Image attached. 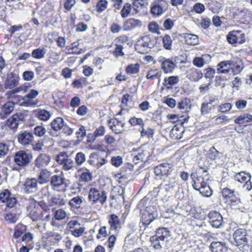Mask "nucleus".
I'll use <instances>...</instances> for the list:
<instances>
[{
    "instance_id": "49",
    "label": "nucleus",
    "mask_w": 252,
    "mask_h": 252,
    "mask_svg": "<svg viewBox=\"0 0 252 252\" xmlns=\"http://www.w3.org/2000/svg\"><path fill=\"white\" fill-rule=\"evenodd\" d=\"M49 202L52 205L58 206H63L65 203V200L59 195L52 197L50 199Z\"/></svg>"
},
{
    "instance_id": "31",
    "label": "nucleus",
    "mask_w": 252,
    "mask_h": 252,
    "mask_svg": "<svg viewBox=\"0 0 252 252\" xmlns=\"http://www.w3.org/2000/svg\"><path fill=\"white\" fill-rule=\"evenodd\" d=\"M187 72L189 78L194 82L198 81L203 76L202 72L200 70L195 68H190Z\"/></svg>"
},
{
    "instance_id": "21",
    "label": "nucleus",
    "mask_w": 252,
    "mask_h": 252,
    "mask_svg": "<svg viewBox=\"0 0 252 252\" xmlns=\"http://www.w3.org/2000/svg\"><path fill=\"white\" fill-rule=\"evenodd\" d=\"M142 22L138 19L130 18L125 21L123 29L125 31H129L136 28H141Z\"/></svg>"
},
{
    "instance_id": "33",
    "label": "nucleus",
    "mask_w": 252,
    "mask_h": 252,
    "mask_svg": "<svg viewBox=\"0 0 252 252\" xmlns=\"http://www.w3.org/2000/svg\"><path fill=\"white\" fill-rule=\"evenodd\" d=\"M183 37L188 45H195L199 44V38L196 34L185 33H183Z\"/></svg>"
},
{
    "instance_id": "14",
    "label": "nucleus",
    "mask_w": 252,
    "mask_h": 252,
    "mask_svg": "<svg viewBox=\"0 0 252 252\" xmlns=\"http://www.w3.org/2000/svg\"><path fill=\"white\" fill-rule=\"evenodd\" d=\"M174 170V166L171 163H163L157 165L155 168V173L157 176H166L171 174Z\"/></svg>"
},
{
    "instance_id": "18",
    "label": "nucleus",
    "mask_w": 252,
    "mask_h": 252,
    "mask_svg": "<svg viewBox=\"0 0 252 252\" xmlns=\"http://www.w3.org/2000/svg\"><path fill=\"white\" fill-rule=\"evenodd\" d=\"M209 222L212 227L219 228L222 225L223 219L220 213L216 211H210L208 215Z\"/></svg>"
},
{
    "instance_id": "42",
    "label": "nucleus",
    "mask_w": 252,
    "mask_h": 252,
    "mask_svg": "<svg viewBox=\"0 0 252 252\" xmlns=\"http://www.w3.org/2000/svg\"><path fill=\"white\" fill-rule=\"evenodd\" d=\"M84 200V199L82 196H76L70 200L69 205L71 208H79Z\"/></svg>"
},
{
    "instance_id": "10",
    "label": "nucleus",
    "mask_w": 252,
    "mask_h": 252,
    "mask_svg": "<svg viewBox=\"0 0 252 252\" xmlns=\"http://www.w3.org/2000/svg\"><path fill=\"white\" fill-rule=\"evenodd\" d=\"M35 204L36 202L32 200L27 207V211L29 212V216L33 221L41 220L44 215L45 214L38 207H35Z\"/></svg>"
},
{
    "instance_id": "12",
    "label": "nucleus",
    "mask_w": 252,
    "mask_h": 252,
    "mask_svg": "<svg viewBox=\"0 0 252 252\" xmlns=\"http://www.w3.org/2000/svg\"><path fill=\"white\" fill-rule=\"evenodd\" d=\"M151 149L149 147H147L145 146H142L139 148L137 149L135 152L136 153L134 154L133 157V161L138 163V161H143L147 157V159H149L151 156Z\"/></svg>"
},
{
    "instance_id": "2",
    "label": "nucleus",
    "mask_w": 252,
    "mask_h": 252,
    "mask_svg": "<svg viewBox=\"0 0 252 252\" xmlns=\"http://www.w3.org/2000/svg\"><path fill=\"white\" fill-rule=\"evenodd\" d=\"M170 236V232L167 228L160 227L157 229L156 234L150 238V241L155 249L161 250L166 246Z\"/></svg>"
},
{
    "instance_id": "37",
    "label": "nucleus",
    "mask_w": 252,
    "mask_h": 252,
    "mask_svg": "<svg viewBox=\"0 0 252 252\" xmlns=\"http://www.w3.org/2000/svg\"><path fill=\"white\" fill-rule=\"evenodd\" d=\"M252 121V115L249 114H243L238 117L235 120L234 123L237 124H243L246 123H249Z\"/></svg>"
},
{
    "instance_id": "13",
    "label": "nucleus",
    "mask_w": 252,
    "mask_h": 252,
    "mask_svg": "<svg viewBox=\"0 0 252 252\" xmlns=\"http://www.w3.org/2000/svg\"><path fill=\"white\" fill-rule=\"evenodd\" d=\"M227 40L231 44H242L245 42V35L240 31H233L227 34Z\"/></svg>"
},
{
    "instance_id": "35",
    "label": "nucleus",
    "mask_w": 252,
    "mask_h": 252,
    "mask_svg": "<svg viewBox=\"0 0 252 252\" xmlns=\"http://www.w3.org/2000/svg\"><path fill=\"white\" fill-rule=\"evenodd\" d=\"M109 223L110 225V228L112 230L117 231L120 225V219L115 214H112L109 219Z\"/></svg>"
},
{
    "instance_id": "54",
    "label": "nucleus",
    "mask_w": 252,
    "mask_h": 252,
    "mask_svg": "<svg viewBox=\"0 0 252 252\" xmlns=\"http://www.w3.org/2000/svg\"><path fill=\"white\" fill-rule=\"evenodd\" d=\"M108 6V2L106 0H99L96 4V10L101 13L105 10Z\"/></svg>"
},
{
    "instance_id": "5",
    "label": "nucleus",
    "mask_w": 252,
    "mask_h": 252,
    "mask_svg": "<svg viewBox=\"0 0 252 252\" xmlns=\"http://www.w3.org/2000/svg\"><path fill=\"white\" fill-rule=\"evenodd\" d=\"M105 192L95 187H91L88 192V200L92 204L100 203L103 205L107 200Z\"/></svg>"
},
{
    "instance_id": "7",
    "label": "nucleus",
    "mask_w": 252,
    "mask_h": 252,
    "mask_svg": "<svg viewBox=\"0 0 252 252\" xmlns=\"http://www.w3.org/2000/svg\"><path fill=\"white\" fill-rule=\"evenodd\" d=\"M169 3L166 0H154L151 4V13L155 17H158L168 9Z\"/></svg>"
},
{
    "instance_id": "51",
    "label": "nucleus",
    "mask_w": 252,
    "mask_h": 252,
    "mask_svg": "<svg viewBox=\"0 0 252 252\" xmlns=\"http://www.w3.org/2000/svg\"><path fill=\"white\" fill-rule=\"evenodd\" d=\"M214 107L215 105H210L207 103H203L201 106V113L202 115L208 114Z\"/></svg>"
},
{
    "instance_id": "32",
    "label": "nucleus",
    "mask_w": 252,
    "mask_h": 252,
    "mask_svg": "<svg viewBox=\"0 0 252 252\" xmlns=\"http://www.w3.org/2000/svg\"><path fill=\"white\" fill-rule=\"evenodd\" d=\"M18 77L13 73H11L5 82V88L6 89H12L18 85Z\"/></svg>"
},
{
    "instance_id": "23",
    "label": "nucleus",
    "mask_w": 252,
    "mask_h": 252,
    "mask_svg": "<svg viewBox=\"0 0 252 252\" xmlns=\"http://www.w3.org/2000/svg\"><path fill=\"white\" fill-rule=\"evenodd\" d=\"M110 128L116 134H120L123 132L125 123L117 119H111L108 121Z\"/></svg>"
},
{
    "instance_id": "3",
    "label": "nucleus",
    "mask_w": 252,
    "mask_h": 252,
    "mask_svg": "<svg viewBox=\"0 0 252 252\" xmlns=\"http://www.w3.org/2000/svg\"><path fill=\"white\" fill-rule=\"evenodd\" d=\"M33 158L32 154L24 150H20L15 153L14 156V162L18 168L14 169L19 170L29 166Z\"/></svg>"
},
{
    "instance_id": "44",
    "label": "nucleus",
    "mask_w": 252,
    "mask_h": 252,
    "mask_svg": "<svg viewBox=\"0 0 252 252\" xmlns=\"http://www.w3.org/2000/svg\"><path fill=\"white\" fill-rule=\"evenodd\" d=\"M173 40L168 34H165L162 37V45L163 47L168 50L172 49Z\"/></svg>"
},
{
    "instance_id": "6",
    "label": "nucleus",
    "mask_w": 252,
    "mask_h": 252,
    "mask_svg": "<svg viewBox=\"0 0 252 252\" xmlns=\"http://www.w3.org/2000/svg\"><path fill=\"white\" fill-rule=\"evenodd\" d=\"M209 178L199 177L196 179L192 184L193 188L199 191L203 196L209 197L212 194L213 191L210 188L208 180Z\"/></svg>"
},
{
    "instance_id": "41",
    "label": "nucleus",
    "mask_w": 252,
    "mask_h": 252,
    "mask_svg": "<svg viewBox=\"0 0 252 252\" xmlns=\"http://www.w3.org/2000/svg\"><path fill=\"white\" fill-rule=\"evenodd\" d=\"M179 82V78L177 76H172L169 77L165 78L163 84L164 86L167 87V88L171 86L177 84Z\"/></svg>"
},
{
    "instance_id": "26",
    "label": "nucleus",
    "mask_w": 252,
    "mask_h": 252,
    "mask_svg": "<svg viewBox=\"0 0 252 252\" xmlns=\"http://www.w3.org/2000/svg\"><path fill=\"white\" fill-rule=\"evenodd\" d=\"M210 248L212 252H226L228 247L224 241H213Z\"/></svg>"
},
{
    "instance_id": "55",
    "label": "nucleus",
    "mask_w": 252,
    "mask_h": 252,
    "mask_svg": "<svg viewBox=\"0 0 252 252\" xmlns=\"http://www.w3.org/2000/svg\"><path fill=\"white\" fill-rule=\"evenodd\" d=\"M218 111L220 113H226L232 109V104L230 103H225L218 106Z\"/></svg>"
},
{
    "instance_id": "45",
    "label": "nucleus",
    "mask_w": 252,
    "mask_h": 252,
    "mask_svg": "<svg viewBox=\"0 0 252 252\" xmlns=\"http://www.w3.org/2000/svg\"><path fill=\"white\" fill-rule=\"evenodd\" d=\"M190 100L187 98L182 99L177 104L178 108L186 111L190 108Z\"/></svg>"
},
{
    "instance_id": "25",
    "label": "nucleus",
    "mask_w": 252,
    "mask_h": 252,
    "mask_svg": "<svg viewBox=\"0 0 252 252\" xmlns=\"http://www.w3.org/2000/svg\"><path fill=\"white\" fill-rule=\"evenodd\" d=\"M53 175L52 172L48 169H40L37 180L40 184H45L49 182Z\"/></svg>"
},
{
    "instance_id": "38",
    "label": "nucleus",
    "mask_w": 252,
    "mask_h": 252,
    "mask_svg": "<svg viewBox=\"0 0 252 252\" xmlns=\"http://www.w3.org/2000/svg\"><path fill=\"white\" fill-rule=\"evenodd\" d=\"M36 116L41 121H47L51 117L50 112L45 109H39L36 111Z\"/></svg>"
},
{
    "instance_id": "40",
    "label": "nucleus",
    "mask_w": 252,
    "mask_h": 252,
    "mask_svg": "<svg viewBox=\"0 0 252 252\" xmlns=\"http://www.w3.org/2000/svg\"><path fill=\"white\" fill-rule=\"evenodd\" d=\"M54 189L49 185H46L42 188L40 192L43 197L46 198L50 200L53 194Z\"/></svg>"
},
{
    "instance_id": "50",
    "label": "nucleus",
    "mask_w": 252,
    "mask_h": 252,
    "mask_svg": "<svg viewBox=\"0 0 252 252\" xmlns=\"http://www.w3.org/2000/svg\"><path fill=\"white\" fill-rule=\"evenodd\" d=\"M33 132L36 136L41 137L46 133V129L42 125L37 126L33 128Z\"/></svg>"
},
{
    "instance_id": "39",
    "label": "nucleus",
    "mask_w": 252,
    "mask_h": 252,
    "mask_svg": "<svg viewBox=\"0 0 252 252\" xmlns=\"http://www.w3.org/2000/svg\"><path fill=\"white\" fill-rule=\"evenodd\" d=\"M38 91L31 89L22 97V100L27 103H30L32 100L35 98L38 94Z\"/></svg>"
},
{
    "instance_id": "22",
    "label": "nucleus",
    "mask_w": 252,
    "mask_h": 252,
    "mask_svg": "<svg viewBox=\"0 0 252 252\" xmlns=\"http://www.w3.org/2000/svg\"><path fill=\"white\" fill-rule=\"evenodd\" d=\"M178 180L175 177L165 179L160 184L161 187L166 191H172L178 186Z\"/></svg>"
},
{
    "instance_id": "19",
    "label": "nucleus",
    "mask_w": 252,
    "mask_h": 252,
    "mask_svg": "<svg viewBox=\"0 0 252 252\" xmlns=\"http://www.w3.org/2000/svg\"><path fill=\"white\" fill-rule=\"evenodd\" d=\"M38 180L35 178L26 179L23 185V189L26 193L35 192L38 189Z\"/></svg>"
},
{
    "instance_id": "43",
    "label": "nucleus",
    "mask_w": 252,
    "mask_h": 252,
    "mask_svg": "<svg viewBox=\"0 0 252 252\" xmlns=\"http://www.w3.org/2000/svg\"><path fill=\"white\" fill-rule=\"evenodd\" d=\"M47 50L45 48H38L35 49H34L32 53V57L36 59H41L44 58L45 54L46 53Z\"/></svg>"
},
{
    "instance_id": "28",
    "label": "nucleus",
    "mask_w": 252,
    "mask_h": 252,
    "mask_svg": "<svg viewBox=\"0 0 252 252\" xmlns=\"http://www.w3.org/2000/svg\"><path fill=\"white\" fill-rule=\"evenodd\" d=\"M221 192L223 197L225 198L227 201H230V202H236V192L234 190L225 188L222 189Z\"/></svg>"
},
{
    "instance_id": "53",
    "label": "nucleus",
    "mask_w": 252,
    "mask_h": 252,
    "mask_svg": "<svg viewBox=\"0 0 252 252\" xmlns=\"http://www.w3.org/2000/svg\"><path fill=\"white\" fill-rule=\"evenodd\" d=\"M19 215L14 213H7L5 216V220L8 223H15L17 220Z\"/></svg>"
},
{
    "instance_id": "52",
    "label": "nucleus",
    "mask_w": 252,
    "mask_h": 252,
    "mask_svg": "<svg viewBox=\"0 0 252 252\" xmlns=\"http://www.w3.org/2000/svg\"><path fill=\"white\" fill-rule=\"evenodd\" d=\"M131 10V6L129 3H126L122 9L121 11L120 14L122 18H126L128 17Z\"/></svg>"
},
{
    "instance_id": "27",
    "label": "nucleus",
    "mask_w": 252,
    "mask_h": 252,
    "mask_svg": "<svg viewBox=\"0 0 252 252\" xmlns=\"http://www.w3.org/2000/svg\"><path fill=\"white\" fill-rule=\"evenodd\" d=\"M211 59L209 54L202 55L201 57H195L193 60V64L198 67H202L205 64L209 63Z\"/></svg>"
},
{
    "instance_id": "58",
    "label": "nucleus",
    "mask_w": 252,
    "mask_h": 252,
    "mask_svg": "<svg viewBox=\"0 0 252 252\" xmlns=\"http://www.w3.org/2000/svg\"><path fill=\"white\" fill-rule=\"evenodd\" d=\"M154 129L152 128H148L145 129L144 126L142 127V130L141 131V135L142 137L147 136L148 138H152L154 135Z\"/></svg>"
},
{
    "instance_id": "24",
    "label": "nucleus",
    "mask_w": 252,
    "mask_h": 252,
    "mask_svg": "<svg viewBox=\"0 0 252 252\" xmlns=\"http://www.w3.org/2000/svg\"><path fill=\"white\" fill-rule=\"evenodd\" d=\"M176 58H171L164 60L161 63V68L165 73H171L176 67Z\"/></svg>"
},
{
    "instance_id": "62",
    "label": "nucleus",
    "mask_w": 252,
    "mask_h": 252,
    "mask_svg": "<svg viewBox=\"0 0 252 252\" xmlns=\"http://www.w3.org/2000/svg\"><path fill=\"white\" fill-rule=\"evenodd\" d=\"M205 77L207 79H212L214 77L216 70L212 67H208L205 69Z\"/></svg>"
},
{
    "instance_id": "56",
    "label": "nucleus",
    "mask_w": 252,
    "mask_h": 252,
    "mask_svg": "<svg viewBox=\"0 0 252 252\" xmlns=\"http://www.w3.org/2000/svg\"><path fill=\"white\" fill-rule=\"evenodd\" d=\"M9 146L5 143H0V158H2L6 156L9 152Z\"/></svg>"
},
{
    "instance_id": "9",
    "label": "nucleus",
    "mask_w": 252,
    "mask_h": 252,
    "mask_svg": "<svg viewBox=\"0 0 252 252\" xmlns=\"http://www.w3.org/2000/svg\"><path fill=\"white\" fill-rule=\"evenodd\" d=\"M157 217L158 214L156 207L153 205L148 206L142 214L141 223L151 224Z\"/></svg>"
},
{
    "instance_id": "20",
    "label": "nucleus",
    "mask_w": 252,
    "mask_h": 252,
    "mask_svg": "<svg viewBox=\"0 0 252 252\" xmlns=\"http://www.w3.org/2000/svg\"><path fill=\"white\" fill-rule=\"evenodd\" d=\"M15 103L12 101L5 102L0 108V119L4 120L13 111Z\"/></svg>"
},
{
    "instance_id": "4",
    "label": "nucleus",
    "mask_w": 252,
    "mask_h": 252,
    "mask_svg": "<svg viewBox=\"0 0 252 252\" xmlns=\"http://www.w3.org/2000/svg\"><path fill=\"white\" fill-rule=\"evenodd\" d=\"M51 129L55 132H62L67 136H70L74 131V128L70 127L63 118L57 117L50 124Z\"/></svg>"
},
{
    "instance_id": "15",
    "label": "nucleus",
    "mask_w": 252,
    "mask_h": 252,
    "mask_svg": "<svg viewBox=\"0 0 252 252\" xmlns=\"http://www.w3.org/2000/svg\"><path fill=\"white\" fill-rule=\"evenodd\" d=\"M51 161V157L46 154H40L34 160V167L33 170L35 171V168L38 169H45Z\"/></svg>"
},
{
    "instance_id": "29",
    "label": "nucleus",
    "mask_w": 252,
    "mask_h": 252,
    "mask_svg": "<svg viewBox=\"0 0 252 252\" xmlns=\"http://www.w3.org/2000/svg\"><path fill=\"white\" fill-rule=\"evenodd\" d=\"M64 178L61 175H53L50 182V185L53 188L61 187L64 184Z\"/></svg>"
},
{
    "instance_id": "57",
    "label": "nucleus",
    "mask_w": 252,
    "mask_h": 252,
    "mask_svg": "<svg viewBox=\"0 0 252 252\" xmlns=\"http://www.w3.org/2000/svg\"><path fill=\"white\" fill-rule=\"evenodd\" d=\"M66 217V213L65 211L62 209H60L57 210L54 214V217L56 220H61L64 219Z\"/></svg>"
},
{
    "instance_id": "8",
    "label": "nucleus",
    "mask_w": 252,
    "mask_h": 252,
    "mask_svg": "<svg viewBox=\"0 0 252 252\" xmlns=\"http://www.w3.org/2000/svg\"><path fill=\"white\" fill-rule=\"evenodd\" d=\"M56 160L57 162L63 167L65 170H69L73 168L74 162L72 159L71 154L68 155L66 152H60L56 157Z\"/></svg>"
},
{
    "instance_id": "47",
    "label": "nucleus",
    "mask_w": 252,
    "mask_h": 252,
    "mask_svg": "<svg viewBox=\"0 0 252 252\" xmlns=\"http://www.w3.org/2000/svg\"><path fill=\"white\" fill-rule=\"evenodd\" d=\"M140 65L138 63L130 64L126 68V71L129 74H135L139 72Z\"/></svg>"
},
{
    "instance_id": "36",
    "label": "nucleus",
    "mask_w": 252,
    "mask_h": 252,
    "mask_svg": "<svg viewBox=\"0 0 252 252\" xmlns=\"http://www.w3.org/2000/svg\"><path fill=\"white\" fill-rule=\"evenodd\" d=\"M235 180L241 183H245L251 180V175L246 172H241L237 173L235 176Z\"/></svg>"
},
{
    "instance_id": "48",
    "label": "nucleus",
    "mask_w": 252,
    "mask_h": 252,
    "mask_svg": "<svg viewBox=\"0 0 252 252\" xmlns=\"http://www.w3.org/2000/svg\"><path fill=\"white\" fill-rule=\"evenodd\" d=\"M161 77V73L158 70V69H151L147 74L146 78L149 80H154L158 79L159 82L160 81V78Z\"/></svg>"
},
{
    "instance_id": "61",
    "label": "nucleus",
    "mask_w": 252,
    "mask_h": 252,
    "mask_svg": "<svg viewBox=\"0 0 252 252\" xmlns=\"http://www.w3.org/2000/svg\"><path fill=\"white\" fill-rule=\"evenodd\" d=\"M112 164L118 167L120 166L123 163V158L120 156L112 157L111 159Z\"/></svg>"
},
{
    "instance_id": "16",
    "label": "nucleus",
    "mask_w": 252,
    "mask_h": 252,
    "mask_svg": "<svg viewBox=\"0 0 252 252\" xmlns=\"http://www.w3.org/2000/svg\"><path fill=\"white\" fill-rule=\"evenodd\" d=\"M18 142L23 146H29L33 143L34 136L33 133L28 130L21 131L17 136Z\"/></svg>"
},
{
    "instance_id": "46",
    "label": "nucleus",
    "mask_w": 252,
    "mask_h": 252,
    "mask_svg": "<svg viewBox=\"0 0 252 252\" xmlns=\"http://www.w3.org/2000/svg\"><path fill=\"white\" fill-rule=\"evenodd\" d=\"M74 160V164H76L78 166H80L86 161V156L84 153L80 152L76 154Z\"/></svg>"
},
{
    "instance_id": "60",
    "label": "nucleus",
    "mask_w": 252,
    "mask_h": 252,
    "mask_svg": "<svg viewBox=\"0 0 252 252\" xmlns=\"http://www.w3.org/2000/svg\"><path fill=\"white\" fill-rule=\"evenodd\" d=\"M129 123L132 126H135L136 125H139L142 127L144 126V123L143 120L141 118H137L135 117L130 119Z\"/></svg>"
},
{
    "instance_id": "64",
    "label": "nucleus",
    "mask_w": 252,
    "mask_h": 252,
    "mask_svg": "<svg viewBox=\"0 0 252 252\" xmlns=\"http://www.w3.org/2000/svg\"><path fill=\"white\" fill-rule=\"evenodd\" d=\"M174 25V21L173 20L167 18L165 20L163 23V27L167 30H171Z\"/></svg>"
},
{
    "instance_id": "30",
    "label": "nucleus",
    "mask_w": 252,
    "mask_h": 252,
    "mask_svg": "<svg viewBox=\"0 0 252 252\" xmlns=\"http://www.w3.org/2000/svg\"><path fill=\"white\" fill-rule=\"evenodd\" d=\"M231 61H224L220 63L217 66V73L227 74L230 70Z\"/></svg>"
},
{
    "instance_id": "63",
    "label": "nucleus",
    "mask_w": 252,
    "mask_h": 252,
    "mask_svg": "<svg viewBox=\"0 0 252 252\" xmlns=\"http://www.w3.org/2000/svg\"><path fill=\"white\" fill-rule=\"evenodd\" d=\"M154 226L152 223L151 224H142L140 226L141 230H143V232L146 234L150 233L152 231L154 230Z\"/></svg>"
},
{
    "instance_id": "34",
    "label": "nucleus",
    "mask_w": 252,
    "mask_h": 252,
    "mask_svg": "<svg viewBox=\"0 0 252 252\" xmlns=\"http://www.w3.org/2000/svg\"><path fill=\"white\" fill-rule=\"evenodd\" d=\"M154 46V44L148 36L143 37L140 41H139L137 44V49L141 47L144 48H152Z\"/></svg>"
},
{
    "instance_id": "11",
    "label": "nucleus",
    "mask_w": 252,
    "mask_h": 252,
    "mask_svg": "<svg viewBox=\"0 0 252 252\" xmlns=\"http://www.w3.org/2000/svg\"><path fill=\"white\" fill-rule=\"evenodd\" d=\"M24 121V115L21 113H17L7 120L5 125L13 131H16L19 123Z\"/></svg>"
},
{
    "instance_id": "1",
    "label": "nucleus",
    "mask_w": 252,
    "mask_h": 252,
    "mask_svg": "<svg viewBox=\"0 0 252 252\" xmlns=\"http://www.w3.org/2000/svg\"><path fill=\"white\" fill-rule=\"evenodd\" d=\"M247 231L244 228H238L233 234L234 245L242 252H250L252 249V245L247 238Z\"/></svg>"
},
{
    "instance_id": "17",
    "label": "nucleus",
    "mask_w": 252,
    "mask_h": 252,
    "mask_svg": "<svg viewBox=\"0 0 252 252\" xmlns=\"http://www.w3.org/2000/svg\"><path fill=\"white\" fill-rule=\"evenodd\" d=\"M88 162L92 166L98 168L107 163L108 160L105 158L101 157L97 153H93L90 155Z\"/></svg>"
},
{
    "instance_id": "59",
    "label": "nucleus",
    "mask_w": 252,
    "mask_h": 252,
    "mask_svg": "<svg viewBox=\"0 0 252 252\" xmlns=\"http://www.w3.org/2000/svg\"><path fill=\"white\" fill-rule=\"evenodd\" d=\"M148 29L149 31L153 33L157 34L160 33L158 25L156 22H152L150 23L148 25Z\"/></svg>"
}]
</instances>
